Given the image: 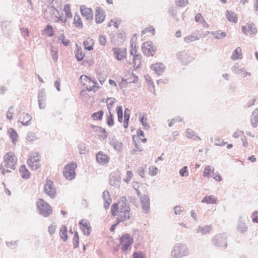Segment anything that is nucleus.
<instances>
[{"label": "nucleus", "mask_w": 258, "mask_h": 258, "mask_svg": "<svg viewBox=\"0 0 258 258\" xmlns=\"http://www.w3.org/2000/svg\"><path fill=\"white\" fill-rule=\"evenodd\" d=\"M130 208L125 197H121L117 203H114L110 209L112 216L116 217L117 223L130 218Z\"/></svg>", "instance_id": "obj_1"}, {"label": "nucleus", "mask_w": 258, "mask_h": 258, "mask_svg": "<svg viewBox=\"0 0 258 258\" xmlns=\"http://www.w3.org/2000/svg\"><path fill=\"white\" fill-rule=\"evenodd\" d=\"M62 3L58 0L55 1L54 4L52 7V11L54 16L60 21L66 22L67 18L72 17V13L71 11V7L69 4L64 5L62 9Z\"/></svg>", "instance_id": "obj_2"}, {"label": "nucleus", "mask_w": 258, "mask_h": 258, "mask_svg": "<svg viewBox=\"0 0 258 258\" xmlns=\"http://www.w3.org/2000/svg\"><path fill=\"white\" fill-rule=\"evenodd\" d=\"M18 159L14 153L10 152L6 153L4 157V161L1 165L3 173L9 172L16 168Z\"/></svg>", "instance_id": "obj_3"}, {"label": "nucleus", "mask_w": 258, "mask_h": 258, "mask_svg": "<svg viewBox=\"0 0 258 258\" xmlns=\"http://www.w3.org/2000/svg\"><path fill=\"white\" fill-rule=\"evenodd\" d=\"M80 79L81 84L88 91H96L99 88L98 84L96 80L86 75H82Z\"/></svg>", "instance_id": "obj_4"}, {"label": "nucleus", "mask_w": 258, "mask_h": 258, "mask_svg": "<svg viewBox=\"0 0 258 258\" xmlns=\"http://www.w3.org/2000/svg\"><path fill=\"white\" fill-rule=\"evenodd\" d=\"M36 205L39 213L43 217H48L52 213V208L43 199H39L36 202Z\"/></svg>", "instance_id": "obj_5"}, {"label": "nucleus", "mask_w": 258, "mask_h": 258, "mask_svg": "<svg viewBox=\"0 0 258 258\" xmlns=\"http://www.w3.org/2000/svg\"><path fill=\"white\" fill-rule=\"evenodd\" d=\"M77 165L75 162H71L67 164L63 168V175L68 180L74 179L76 175L75 169Z\"/></svg>", "instance_id": "obj_6"}, {"label": "nucleus", "mask_w": 258, "mask_h": 258, "mask_svg": "<svg viewBox=\"0 0 258 258\" xmlns=\"http://www.w3.org/2000/svg\"><path fill=\"white\" fill-rule=\"evenodd\" d=\"M173 258H181L189 254L188 248L185 244L176 245L172 252Z\"/></svg>", "instance_id": "obj_7"}, {"label": "nucleus", "mask_w": 258, "mask_h": 258, "mask_svg": "<svg viewBox=\"0 0 258 258\" xmlns=\"http://www.w3.org/2000/svg\"><path fill=\"white\" fill-rule=\"evenodd\" d=\"M133 238L128 234H124L119 238L120 249L123 252H125L133 242Z\"/></svg>", "instance_id": "obj_8"}, {"label": "nucleus", "mask_w": 258, "mask_h": 258, "mask_svg": "<svg viewBox=\"0 0 258 258\" xmlns=\"http://www.w3.org/2000/svg\"><path fill=\"white\" fill-rule=\"evenodd\" d=\"M134 142L135 143V147L138 151H142L143 150V148L139 144L140 141L145 143L147 142V140L145 137L144 133L141 130H138L137 131V134L136 136H134L133 137Z\"/></svg>", "instance_id": "obj_9"}, {"label": "nucleus", "mask_w": 258, "mask_h": 258, "mask_svg": "<svg viewBox=\"0 0 258 258\" xmlns=\"http://www.w3.org/2000/svg\"><path fill=\"white\" fill-rule=\"evenodd\" d=\"M27 164L32 169H38L40 166L39 154L36 152L31 154Z\"/></svg>", "instance_id": "obj_10"}, {"label": "nucleus", "mask_w": 258, "mask_h": 258, "mask_svg": "<svg viewBox=\"0 0 258 258\" xmlns=\"http://www.w3.org/2000/svg\"><path fill=\"white\" fill-rule=\"evenodd\" d=\"M44 191L50 198H53L56 195V189L54 186L53 182L47 180L44 185Z\"/></svg>", "instance_id": "obj_11"}, {"label": "nucleus", "mask_w": 258, "mask_h": 258, "mask_svg": "<svg viewBox=\"0 0 258 258\" xmlns=\"http://www.w3.org/2000/svg\"><path fill=\"white\" fill-rule=\"evenodd\" d=\"M142 50L144 53L147 56H153L155 53L156 48L152 42L148 41L143 44Z\"/></svg>", "instance_id": "obj_12"}, {"label": "nucleus", "mask_w": 258, "mask_h": 258, "mask_svg": "<svg viewBox=\"0 0 258 258\" xmlns=\"http://www.w3.org/2000/svg\"><path fill=\"white\" fill-rule=\"evenodd\" d=\"M242 32L245 35L255 34L257 32V29L252 23H247L245 26L241 27Z\"/></svg>", "instance_id": "obj_13"}, {"label": "nucleus", "mask_w": 258, "mask_h": 258, "mask_svg": "<svg viewBox=\"0 0 258 258\" xmlns=\"http://www.w3.org/2000/svg\"><path fill=\"white\" fill-rule=\"evenodd\" d=\"M132 48L130 51V53L133 55V60L134 63V67L136 66H139L141 62V56L137 53V50L135 45H134L133 43L131 44Z\"/></svg>", "instance_id": "obj_14"}, {"label": "nucleus", "mask_w": 258, "mask_h": 258, "mask_svg": "<svg viewBox=\"0 0 258 258\" xmlns=\"http://www.w3.org/2000/svg\"><path fill=\"white\" fill-rule=\"evenodd\" d=\"M80 12L82 16L85 17L87 20L93 19V12L91 8L85 5L81 6Z\"/></svg>", "instance_id": "obj_15"}, {"label": "nucleus", "mask_w": 258, "mask_h": 258, "mask_svg": "<svg viewBox=\"0 0 258 258\" xmlns=\"http://www.w3.org/2000/svg\"><path fill=\"white\" fill-rule=\"evenodd\" d=\"M32 119V116L26 112L20 113L19 117V121L24 125H29Z\"/></svg>", "instance_id": "obj_16"}, {"label": "nucleus", "mask_w": 258, "mask_h": 258, "mask_svg": "<svg viewBox=\"0 0 258 258\" xmlns=\"http://www.w3.org/2000/svg\"><path fill=\"white\" fill-rule=\"evenodd\" d=\"M104 11L100 7L96 8L95 10V22L97 23H101L105 18Z\"/></svg>", "instance_id": "obj_17"}, {"label": "nucleus", "mask_w": 258, "mask_h": 258, "mask_svg": "<svg viewBox=\"0 0 258 258\" xmlns=\"http://www.w3.org/2000/svg\"><path fill=\"white\" fill-rule=\"evenodd\" d=\"M112 50L115 57L118 60H122L126 56L127 52L126 49L115 47L113 48Z\"/></svg>", "instance_id": "obj_18"}, {"label": "nucleus", "mask_w": 258, "mask_h": 258, "mask_svg": "<svg viewBox=\"0 0 258 258\" xmlns=\"http://www.w3.org/2000/svg\"><path fill=\"white\" fill-rule=\"evenodd\" d=\"M97 161L102 165L106 164L109 160V157L102 152H99L96 154Z\"/></svg>", "instance_id": "obj_19"}, {"label": "nucleus", "mask_w": 258, "mask_h": 258, "mask_svg": "<svg viewBox=\"0 0 258 258\" xmlns=\"http://www.w3.org/2000/svg\"><path fill=\"white\" fill-rule=\"evenodd\" d=\"M81 229L85 234L88 235L91 232V227L89 222L86 220H82L80 222Z\"/></svg>", "instance_id": "obj_20"}, {"label": "nucleus", "mask_w": 258, "mask_h": 258, "mask_svg": "<svg viewBox=\"0 0 258 258\" xmlns=\"http://www.w3.org/2000/svg\"><path fill=\"white\" fill-rule=\"evenodd\" d=\"M140 200L143 210L145 211V212H148L150 209L149 199L148 197L146 195L142 196L140 198Z\"/></svg>", "instance_id": "obj_21"}, {"label": "nucleus", "mask_w": 258, "mask_h": 258, "mask_svg": "<svg viewBox=\"0 0 258 258\" xmlns=\"http://www.w3.org/2000/svg\"><path fill=\"white\" fill-rule=\"evenodd\" d=\"M138 77L133 73H128L125 75L124 78L122 79V82H125L126 83H135L138 82Z\"/></svg>", "instance_id": "obj_22"}, {"label": "nucleus", "mask_w": 258, "mask_h": 258, "mask_svg": "<svg viewBox=\"0 0 258 258\" xmlns=\"http://www.w3.org/2000/svg\"><path fill=\"white\" fill-rule=\"evenodd\" d=\"M151 68L159 75H161L165 70L164 66L161 63H156L152 64L151 66Z\"/></svg>", "instance_id": "obj_23"}, {"label": "nucleus", "mask_w": 258, "mask_h": 258, "mask_svg": "<svg viewBox=\"0 0 258 258\" xmlns=\"http://www.w3.org/2000/svg\"><path fill=\"white\" fill-rule=\"evenodd\" d=\"M102 196L104 201V207L105 209H107L109 208L112 202L109 192L108 191H104L103 192Z\"/></svg>", "instance_id": "obj_24"}, {"label": "nucleus", "mask_w": 258, "mask_h": 258, "mask_svg": "<svg viewBox=\"0 0 258 258\" xmlns=\"http://www.w3.org/2000/svg\"><path fill=\"white\" fill-rule=\"evenodd\" d=\"M250 122L253 127H256L258 125V108L255 109L252 113Z\"/></svg>", "instance_id": "obj_25"}, {"label": "nucleus", "mask_w": 258, "mask_h": 258, "mask_svg": "<svg viewBox=\"0 0 258 258\" xmlns=\"http://www.w3.org/2000/svg\"><path fill=\"white\" fill-rule=\"evenodd\" d=\"M225 15L228 20L231 23H236L237 21L236 14L229 10H227L225 12Z\"/></svg>", "instance_id": "obj_26"}, {"label": "nucleus", "mask_w": 258, "mask_h": 258, "mask_svg": "<svg viewBox=\"0 0 258 258\" xmlns=\"http://www.w3.org/2000/svg\"><path fill=\"white\" fill-rule=\"evenodd\" d=\"M218 200L216 197L213 195L207 196L202 200V203L207 204H216Z\"/></svg>", "instance_id": "obj_27"}, {"label": "nucleus", "mask_w": 258, "mask_h": 258, "mask_svg": "<svg viewBox=\"0 0 258 258\" xmlns=\"http://www.w3.org/2000/svg\"><path fill=\"white\" fill-rule=\"evenodd\" d=\"M83 44L85 49L87 50L90 51L93 49L95 42L92 38L88 37L86 39L85 41H84Z\"/></svg>", "instance_id": "obj_28"}, {"label": "nucleus", "mask_w": 258, "mask_h": 258, "mask_svg": "<svg viewBox=\"0 0 258 258\" xmlns=\"http://www.w3.org/2000/svg\"><path fill=\"white\" fill-rule=\"evenodd\" d=\"M19 172L21 176L23 178L28 179L30 178L31 174L25 165H22L20 167Z\"/></svg>", "instance_id": "obj_29"}, {"label": "nucleus", "mask_w": 258, "mask_h": 258, "mask_svg": "<svg viewBox=\"0 0 258 258\" xmlns=\"http://www.w3.org/2000/svg\"><path fill=\"white\" fill-rule=\"evenodd\" d=\"M123 22L122 19L120 18H114L110 21L108 24V26H113L115 28H118L119 26H121Z\"/></svg>", "instance_id": "obj_30"}, {"label": "nucleus", "mask_w": 258, "mask_h": 258, "mask_svg": "<svg viewBox=\"0 0 258 258\" xmlns=\"http://www.w3.org/2000/svg\"><path fill=\"white\" fill-rule=\"evenodd\" d=\"M186 136L188 138L194 140H201L199 136L195 134V132L191 129L188 128L186 131Z\"/></svg>", "instance_id": "obj_31"}, {"label": "nucleus", "mask_w": 258, "mask_h": 258, "mask_svg": "<svg viewBox=\"0 0 258 258\" xmlns=\"http://www.w3.org/2000/svg\"><path fill=\"white\" fill-rule=\"evenodd\" d=\"M110 144L118 152L121 151L122 149V144L115 140L112 139Z\"/></svg>", "instance_id": "obj_32"}, {"label": "nucleus", "mask_w": 258, "mask_h": 258, "mask_svg": "<svg viewBox=\"0 0 258 258\" xmlns=\"http://www.w3.org/2000/svg\"><path fill=\"white\" fill-rule=\"evenodd\" d=\"M74 24L79 28H82L83 23L81 17L79 15H75L74 18Z\"/></svg>", "instance_id": "obj_33"}, {"label": "nucleus", "mask_w": 258, "mask_h": 258, "mask_svg": "<svg viewBox=\"0 0 258 258\" xmlns=\"http://www.w3.org/2000/svg\"><path fill=\"white\" fill-rule=\"evenodd\" d=\"M212 34L215 38L218 39H222L226 36V32L221 30L214 31L212 33Z\"/></svg>", "instance_id": "obj_34"}, {"label": "nucleus", "mask_w": 258, "mask_h": 258, "mask_svg": "<svg viewBox=\"0 0 258 258\" xmlns=\"http://www.w3.org/2000/svg\"><path fill=\"white\" fill-rule=\"evenodd\" d=\"M242 57V52L241 49L240 47H238L233 52V54L231 56V58L233 60H237L238 59L241 58Z\"/></svg>", "instance_id": "obj_35"}, {"label": "nucleus", "mask_w": 258, "mask_h": 258, "mask_svg": "<svg viewBox=\"0 0 258 258\" xmlns=\"http://www.w3.org/2000/svg\"><path fill=\"white\" fill-rule=\"evenodd\" d=\"M42 34L47 37H51L54 35L53 28L50 25H47L46 28L43 31Z\"/></svg>", "instance_id": "obj_36"}, {"label": "nucleus", "mask_w": 258, "mask_h": 258, "mask_svg": "<svg viewBox=\"0 0 258 258\" xmlns=\"http://www.w3.org/2000/svg\"><path fill=\"white\" fill-rule=\"evenodd\" d=\"M8 134L12 140V142L14 144H16L18 140V134L17 132L12 128H10L8 130Z\"/></svg>", "instance_id": "obj_37"}, {"label": "nucleus", "mask_w": 258, "mask_h": 258, "mask_svg": "<svg viewBox=\"0 0 258 258\" xmlns=\"http://www.w3.org/2000/svg\"><path fill=\"white\" fill-rule=\"evenodd\" d=\"M130 116V110L126 108L124 110L123 126L126 128L128 127V120Z\"/></svg>", "instance_id": "obj_38"}, {"label": "nucleus", "mask_w": 258, "mask_h": 258, "mask_svg": "<svg viewBox=\"0 0 258 258\" xmlns=\"http://www.w3.org/2000/svg\"><path fill=\"white\" fill-rule=\"evenodd\" d=\"M199 37L195 34H192L190 35L187 36L184 38V41L186 43H191L195 41L199 40Z\"/></svg>", "instance_id": "obj_39"}, {"label": "nucleus", "mask_w": 258, "mask_h": 258, "mask_svg": "<svg viewBox=\"0 0 258 258\" xmlns=\"http://www.w3.org/2000/svg\"><path fill=\"white\" fill-rule=\"evenodd\" d=\"M59 235L62 240L67 241L68 239L67 229L66 226H62L59 231Z\"/></svg>", "instance_id": "obj_40"}, {"label": "nucleus", "mask_w": 258, "mask_h": 258, "mask_svg": "<svg viewBox=\"0 0 258 258\" xmlns=\"http://www.w3.org/2000/svg\"><path fill=\"white\" fill-rule=\"evenodd\" d=\"M212 230V227L210 225H205L202 227H199L198 231L202 234H206L209 233Z\"/></svg>", "instance_id": "obj_41"}, {"label": "nucleus", "mask_w": 258, "mask_h": 258, "mask_svg": "<svg viewBox=\"0 0 258 258\" xmlns=\"http://www.w3.org/2000/svg\"><path fill=\"white\" fill-rule=\"evenodd\" d=\"M214 171V168L213 167L211 166H207L205 168V170L203 173V175L205 177H209V175L211 173H213Z\"/></svg>", "instance_id": "obj_42"}, {"label": "nucleus", "mask_w": 258, "mask_h": 258, "mask_svg": "<svg viewBox=\"0 0 258 258\" xmlns=\"http://www.w3.org/2000/svg\"><path fill=\"white\" fill-rule=\"evenodd\" d=\"M103 115V111L102 110H100V111H97L96 112L93 113L91 115V117L94 120H98L102 119Z\"/></svg>", "instance_id": "obj_43"}, {"label": "nucleus", "mask_w": 258, "mask_h": 258, "mask_svg": "<svg viewBox=\"0 0 258 258\" xmlns=\"http://www.w3.org/2000/svg\"><path fill=\"white\" fill-rule=\"evenodd\" d=\"M237 74L239 75V77L240 78H246L248 79V78H249L251 76V74L247 72L244 70L241 69L238 71Z\"/></svg>", "instance_id": "obj_44"}, {"label": "nucleus", "mask_w": 258, "mask_h": 258, "mask_svg": "<svg viewBox=\"0 0 258 258\" xmlns=\"http://www.w3.org/2000/svg\"><path fill=\"white\" fill-rule=\"evenodd\" d=\"M116 111H117L118 120V121L121 122L122 121V116H123L122 106H118L116 108Z\"/></svg>", "instance_id": "obj_45"}, {"label": "nucleus", "mask_w": 258, "mask_h": 258, "mask_svg": "<svg viewBox=\"0 0 258 258\" xmlns=\"http://www.w3.org/2000/svg\"><path fill=\"white\" fill-rule=\"evenodd\" d=\"M73 242L74 248H77L79 244V237L78 232H76L74 233V237L73 239Z\"/></svg>", "instance_id": "obj_46"}, {"label": "nucleus", "mask_w": 258, "mask_h": 258, "mask_svg": "<svg viewBox=\"0 0 258 258\" xmlns=\"http://www.w3.org/2000/svg\"><path fill=\"white\" fill-rule=\"evenodd\" d=\"M75 56L78 60H82L84 56V54L81 49H78L75 52Z\"/></svg>", "instance_id": "obj_47"}, {"label": "nucleus", "mask_w": 258, "mask_h": 258, "mask_svg": "<svg viewBox=\"0 0 258 258\" xmlns=\"http://www.w3.org/2000/svg\"><path fill=\"white\" fill-rule=\"evenodd\" d=\"M37 138L36 137L35 134L33 133H30L28 134L26 140L28 142L32 143L34 141L36 140Z\"/></svg>", "instance_id": "obj_48"}, {"label": "nucleus", "mask_w": 258, "mask_h": 258, "mask_svg": "<svg viewBox=\"0 0 258 258\" xmlns=\"http://www.w3.org/2000/svg\"><path fill=\"white\" fill-rule=\"evenodd\" d=\"M97 132L101 134V138L103 139H106L107 137V133L104 128L100 127H96Z\"/></svg>", "instance_id": "obj_49"}, {"label": "nucleus", "mask_w": 258, "mask_h": 258, "mask_svg": "<svg viewBox=\"0 0 258 258\" xmlns=\"http://www.w3.org/2000/svg\"><path fill=\"white\" fill-rule=\"evenodd\" d=\"M141 121L144 129L148 130L150 128V125L148 123L147 118L146 117L143 116L141 118Z\"/></svg>", "instance_id": "obj_50"}, {"label": "nucleus", "mask_w": 258, "mask_h": 258, "mask_svg": "<svg viewBox=\"0 0 258 258\" xmlns=\"http://www.w3.org/2000/svg\"><path fill=\"white\" fill-rule=\"evenodd\" d=\"M143 34L150 33L152 36L155 34V29L152 27H149L145 28L142 31Z\"/></svg>", "instance_id": "obj_51"}, {"label": "nucleus", "mask_w": 258, "mask_h": 258, "mask_svg": "<svg viewBox=\"0 0 258 258\" xmlns=\"http://www.w3.org/2000/svg\"><path fill=\"white\" fill-rule=\"evenodd\" d=\"M175 2L176 5L180 7H185L188 3V0H175Z\"/></svg>", "instance_id": "obj_52"}, {"label": "nucleus", "mask_w": 258, "mask_h": 258, "mask_svg": "<svg viewBox=\"0 0 258 258\" xmlns=\"http://www.w3.org/2000/svg\"><path fill=\"white\" fill-rule=\"evenodd\" d=\"M158 172V169L155 166H151L149 168V173L151 176L156 175Z\"/></svg>", "instance_id": "obj_53"}, {"label": "nucleus", "mask_w": 258, "mask_h": 258, "mask_svg": "<svg viewBox=\"0 0 258 258\" xmlns=\"http://www.w3.org/2000/svg\"><path fill=\"white\" fill-rule=\"evenodd\" d=\"M15 113V110L13 106L10 107L8 111L7 117L9 119H12Z\"/></svg>", "instance_id": "obj_54"}, {"label": "nucleus", "mask_w": 258, "mask_h": 258, "mask_svg": "<svg viewBox=\"0 0 258 258\" xmlns=\"http://www.w3.org/2000/svg\"><path fill=\"white\" fill-rule=\"evenodd\" d=\"M59 40L65 46H67L70 43V41L68 39H66V37L63 35H61L59 37Z\"/></svg>", "instance_id": "obj_55"}, {"label": "nucleus", "mask_w": 258, "mask_h": 258, "mask_svg": "<svg viewBox=\"0 0 258 258\" xmlns=\"http://www.w3.org/2000/svg\"><path fill=\"white\" fill-rule=\"evenodd\" d=\"M179 174L181 176H187L188 174L187 166H184L179 171Z\"/></svg>", "instance_id": "obj_56"}, {"label": "nucleus", "mask_w": 258, "mask_h": 258, "mask_svg": "<svg viewBox=\"0 0 258 258\" xmlns=\"http://www.w3.org/2000/svg\"><path fill=\"white\" fill-rule=\"evenodd\" d=\"M134 258H146L145 254L141 251L135 252L133 254Z\"/></svg>", "instance_id": "obj_57"}, {"label": "nucleus", "mask_w": 258, "mask_h": 258, "mask_svg": "<svg viewBox=\"0 0 258 258\" xmlns=\"http://www.w3.org/2000/svg\"><path fill=\"white\" fill-rule=\"evenodd\" d=\"M195 20L197 22L205 23L202 15L200 13L197 14L195 16Z\"/></svg>", "instance_id": "obj_58"}, {"label": "nucleus", "mask_w": 258, "mask_h": 258, "mask_svg": "<svg viewBox=\"0 0 258 258\" xmlns=\"http://www.w3.org/2000/svg\"><path fill=\"white\" fill-rule=\"evenodd\" d=\"M244 135V132L240 130H237L235 131L233 134V137L235 138H238L241 136H242Z\"/></svg>", "instance_id": "obj_59"}, {"label": "nucleus", "mask_w": 258, "mask_h": 258, "mask_svg": "<svg viewBox=\"0 0 258 258\" xmlns=\"http://www.w3.org/2000/svg\"><path fill=\"white\" fill-rule=\"evenodd\" d=\"M118 39H120L121 41H123L126 38L125 33L124 31L119 32L117 35Z\"/></svg>", "instance_id": "obj_60"}, {"label": "nucleus", "mask_w": 258, "mask_h": 258, "mask_svg": "<svg viewBox=\"0 0 258 258\" xmlns=\"http://www.w3.org/2000/svg\"><path fill=\"white\" fill-rule=\"evenodd\" d=\"M56 226L54 225H51L48 227V231L50 234H53L56 231Z\"/></svg>", "instance_id": "obj_61"}, {"label": "nucleus", "mask_w": 258, "mask_h": 258, "mask_svg": "<svg viewBox=\"0 0 258 258\" xmlns=\"http://www.w3.org/2000/svg\"><path fill=\"white\" fill-rule=\"evenodd\" d=\"M251 218L253 222L258 223V212H254L252 214Z\"/></svg>", "instance_id": "obj_62"}, {"label": "nucleus", "mask_w": 258, "mask_h": 258, "mask_svg": "<svg viewBox=\"0 0 258 258\" xmlns=\"http://www.w3.org/2000/svg\"><path fill=\"white\" fill-rule=\"evenodd\" d=\"M107 124L109 126H112L113 125L114 122L113 119L112 115L110 113V115L108 116L107 119Z\"/></svg>", "instance_id": "obj_63"}, {"label": "nucleus", "mask_w": 258, "mask_h": 258, "mask_svg": "<svg viewBox=\"0 0 258 258\" xmlns=\"http://www.w3.org/2000/svg\"><path fill=\"white\" fill-rule=\"evenodd\" d=\"M213 179L217 181H221L222 180L220 175L218 173H215L213 174Z\"/></svg>", "instance_id": "obj_64"}]
</instances>
